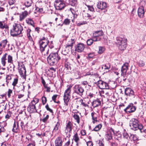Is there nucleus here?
<instances>
[{"instance_id":"nucleus-62","label":"nucleus","mask_w":146,"mask_h":146,"mask_svg":"<svg viewBox=\"0 0 146 146\" xmlns=\"http://www.w3.org/2000/svg\"><path fill=\"white\" fill-rule=\"evenodd\" d=\"M48 71L53 73L56 72V69L52 67H50L48 69Z\"/></svg>"},{"instance_id":"nucleus-33","label":"nucleus","mask_w":146,"mask_h":146,"mask_svg":"<svg viewBox=\"0 0 146 146\" xmlns=\"http://www.w3.org/2000/svg\"><path fill=\"white\" fill-rule=\"evenodd\" d=\"M26 21L28 24L31 25L33 27H35L34 22L32 19L27 18L26 19Z\"/></svg>"},{"instance_id":"nucleus-27","label":"nucleus","mask_w":146,"mask_h":146,"mask_svg":"<svg viewBox=\"0 0 146 146\" xmlns=\"http://www.w3.org/2000/svg\"><path fill=\"white\" fill-rule=\"evenodd\" d=\"M7 55V53H5L1 58V63L3 66H5L6 63V60H7L6 58Z\"/></svg>"},{"instance_id":"nucleus-17","label":"nucleus","mask_w":146,"mask_h":146,"mask_svg":"<svg viewBox=\"0 0 146 146\" xmlns=\"http://www.w3.org/2000/svg\"><path fill=\"white\" fill-rule=\"evenodd\" d=\"M97 6L98 8L101 10H104L107 7V4L105 2L99 1L98 3Z\"/></svg>"},{"instance_id":"nucleus-40","label":"nucleus","mask_w":146,"mask_h":146,"mask_svg":"<svg viewBox=\"0 0 146 146\" xmlns=\"http://www.w3.org/2000/svg\"><path fill=\"white\" fill-rule=\"evenodd\" d=\"M7 62L8 63L11 64H13V57L10 54L8 55L7 56Z\"/></svg>"},{"instance_id":"nucleus-1","label":"nucleus","mask_w":146,"mask_h":146,"mask_svg":"<svg viewBox=\"0 0 146 146\" xmlns=\"http://www.w3.org/2000/svg\"><path fill=\"white\" fill-rule=\"evenodd\" d=\"M61 57L58 53H51L47 58L48 63L50 66L56 65L58 61L60 59Z\"/></svg>"},{"instance_id":"nucleus-49","label":"nucleus","mask_w":146,"mask_h":146,"mask_svg":"<svg viewBox=\"0 0 146 146\" xmlns=\"http://www.w3.org/2000/svg\"><path fill=\"white\" fill-rule=\"evenodd\" d=\"M12 114V113L11 111H8L7 113V114L5 116V118L7 119H9L11 117Z\"/></svg>"},{"instance_id":"nucleus-10","label":"nucleus","mask_w":146,"mask_h":146,"mask_svg":"<svg viewBox=\"0 0 146 146\" xmlns=\"http://www.w3.org/2000/svg\"><path fill=\"white\" fill-rule=\"evenodd\" d=\"M136 109V107L134 106L132 103H130L124 109V111L127 113H131L135 111Z\"/></svg>"},{"instance_id":"nucleus-19","label":"nucleus","mask_w":146,"mask_h":146,"mask_svg":"<svg viewBox=\"0 0 146 146\" xmlns=\"http://www.w3.org/2000/svg\"><path fill=\"white\" fill-rule=\"evenodd\" d=\"M137 13L139 17L141 18L144 17L145 12L143 7L141 6L139 7Z\"/></svg>"},{"instance_id":"nucleus-57","label":"nucleus","mask_w":146,"mask_h":146,"mask_svg":"<svg viewBox=\"0 0 146 146\" xmlns=\"http://www.w3.org/2000/svg\"><path fill=\"white\" fill-rule=\"evenodd\" d=\"M18 79L17 78H16L14 79V81L12 83V85L14 86H15L18 83Z\"/></svg>"},{"instance_id":"nucleus-14","label":"nucleus","mask_w":146,"mask_h":146,"mask_svg":"<svg viewBox=\"0 0 146 146\" xmlns=\"http://www.w3.org/2000/svg\"><path fill=\"white\" fill-rule=\"evenodd\" d=\"M19 121H14L12 129V131L15 133H17L20 131V128L19 126Z\"/></svg>"},{"instance_id":"nucleus-30","label":"nucleus","mask_w":146,"mask_h":146,"mask_svg":"<svg viewBox=\"0 0 146 146\" xmlns=\"http://www.w3.org/2000/svg\"><path fill=\"white\" fill-rule=\"evenodd\" d=\"M60 125L59 122H57L54 127V129L52 131V134H55L57 131L58 130Z\"/></svg>"},{"instance_id":"nucleus-6","label":"nucleus","mask_w":146,"mask_h":146,"mask_svg":"<svg viewBox=\"0 0 146 146\" xmlns=\"http://www.w3.org/2000/svg\"><path fill=\"white\" fill-rule=\"evenodd\" d=\"M129 64L127 63H124L122 66L121 69V74L122 77H123V81H125L127 78V74H131V71H130L128 73H126L128 69Z\"/></svg>"},{"instance_id":"nucleus-37","label":"nucleus","mask_w":146,"mask_h":146,"mask_svg":"<svg viewBox=\"0 0 146 146\" xmlns=\"http://www.w3.org/2000/svg\"><path fill=\"white\" fill-rule=\"evenodd\" d=\"M87 56H86V58L88 59H90L91 58H93L95 56L94 53V52H91L86 54Z\"/></svg>"},{"instance_id":"nucleus-56","label":"nucleus","mask_w":146,"mask_h":146,"mask_svg":"<svg viewBox=\"0 0 146 146\" xmlns=\"http://www.w3.org/2000/svg\"><path fill=\"white\" fill-rule=\"evenodd\" d=\"M79 102L81 103V105L83 107H86L88 106V105L83 102V100L82 99L80 100Z\"/></svg>"},{"instance_id":"nucleus-39","label":"nucleus","mask_w":146,"mask_h":146,"mask_svg":"<svg viewBox=\"0 0 146 146\" xmlns=\"http://www.w3.org/2000/svg\"><path fill=\"white\" fill-rule=\"evenodd\" d=\"M70 20L68 19H66L64 21L63 24H61V26H62L63 25H69L70 23Z\"/></svg>"},{"instance_id":"nucleus-28","label":"nucleus","mask_w":146,"mask_h":146,"mask_svg":"<svg viewBox=\"0 0 146 146\" xmlns=\"http://www.w3.org/2000/svg\"><path fill=\"white\" fill-rule=\"evenodd\" d=\"M55 146H62V141L60 137H58L56 139L55 142Z\"/></svg>"},{"instance_id":"nucleus-52","label":"nucleus","mask_w":146,"mask_h":146,"mask_svg":"<svg viewBox=\"0 0 146 146\" xmlns=\"http://www.w3.org/2000/svg\"><path fill=\"white\" fill-rule=\"evenodd\" d=\"M57 96V95H54L52 97V99L53 101L54 102L57 103V104H58L60 102L59 101L56 102V100Z\"/></svg>"},{"instance_id":"nucleus-53","label":"nucleus","mask_w":146,"mask_h":146,"mask_svg":"<svg viewBox=\"0 0 146 146\" xmlns=\"http://www.w3.org/2000/svg\"><path fill=\"white\" fill-rule=\"evenodd\" d=\"M42 104L43 105H44L47 102V99L46 97L44 96H43L42 97Z\"/></svg>"},{"instance_id":"nucleus-54","label":"nucleus","mask_w":146,"mask_h":146,"mask_svg":"<svg viewBox=\"0 0 146 146\" xmlns=\"http://www.w3.org/2000/svg\"><path fill=\"white\" fill-rule=\"evenodd\" d=\"M78 2L77 0H72L71 3V5L72 6H75L78 4Z\"/></svg>"},{"instance_id":"nucleus-58","label":"nucleus","mask_w":146,"mask_h":146,"mask_svg":"<svg viewBox=\"0 0 146 146\" xmlns=\"http://www.w3.org/2000/svg\"><path fill=\"white\" fill-rule=\"evenodd\" d=\"M7 39L1 41L3 45V48H5V47L7 45Z\"/></svg>"},{"instance_id":"nucleus-46","label":"nucleus","mask_w":146,"mask_h":146,"mask_svg":"<svg viewBox=\"0 0 146 146\" xmlns=\"http://www.w3.org/2000/svg\"><path fill=\"white\" fill-rule=\"evenodd\" d=\"M73 139L76 142H78L80 140L79 138V137L78 134L77 133H76L73 136Z\"/></svg>"},{"instance_id":"nucleus-2","label":"nucleus","mask_w":146,"mask_h":146,"mask_svg":"<svg viewBox=\"0 0 146 146\" xmlns=\"http://www.w3.org/2000/svg\"><path fill=\"white\" fill-rule=\"evenodd\" d=\"M23 30V27L21 24L15 23L13 25V29L10 31L11 35L13 37L17 36L19 35H20V36H22Z\"/></svg>"},{"instance_id":"nucleus-3","label":"nucleus","mask_w":146,"mask_h":146,"mask_svg":"<svg viewBox=\"0 0 146 146\" xmlns=\"http://www.w3.org/2000/svg\"><path fill=\"white\" fill-rule=\"evenodd\" d=\"M129 125L131 129L135 131L139 129L140 132L142 133V130L143 128V126L139 122L138 119L132 118L130 121Z\"/></svg>"},{"instance_id":"nucleus-20","label":"nucleus","mask_w":146,"mask_h":146,"mask_svg":"<svg viewBox=\"0 0 146 146\" xmlns=\"http://www.w3.org/2000/svg\"><path fill=\"white\" fill-rule=\"evenodd\" d=\"M41 3L38 2L35 5V10L38 13H41L43 11V8L42 6L40 5Z\"/></svg>"},{"instance_id":"nucleus-13","label":"nucleus","mask_w":146,"mask_h":146,"mask_svg":"<svg viewBox=\"0 0 146 146\" xmlns=\"http://www.w3.org/2000/svg\"><path fill=\"white\" fill-rule=\"evenodd\" d=\"M75 50L78 52H83L85 48L84 44L81 43H80L76 44L75 46Z\"/></svg>"},{"instance_id":"nucleus-5","label":"nucleus","mask_w":146,"mask_h":146,"mask_svg":"<svg viewBox=\"0 0 146 146\" xmlns=\"http://www.w3.org/2000/svg\"><path fill=\"white\" fill-rule=\"evenodd\" d=\"M39 101L37 98H34L29 104L27 108L28 111L30 113L36 112L37 110L35 105L37 104Z\"/></svg>"},{"instance_id":"nucleus-44","label":"nucleus","mask_w":146,"mask_h":146,"mask_svg":"<svg viewBox=\"0 0 146 146\" xmlns=\"http://www.w3.org/2000/svg\"><path fill=\"white\" fill-rule=\"evenodd\" d=\"M105 50V48L104 47L100 46L99 47V50L98 53L100 54H102L104 52Z\"/></svg>"},{"instance_id":"nucleus-24","label":"nucleus","mask_w":146,"mask_h":146,"mask_svg":"<svg viewBox=\"0 0 146 146\" xmlns=\"http://www.w3.org/2000/svg\"><path fill=\"white\" fill-rule=\"evenodd\" d=\"M72 48L66 46L63 48L62 50V53L64 55H66L70 52Z\"/></svg>"},{"instance_id":"nucleus-18","label":"nucleus","mask_w":146,"mask_h":146,"mask_svg":"<svg viewBox=\"0 0 146 146\" xmlns=\"http://www.w3.org/2000/svg\"><path fill=\"white\" fill-rule=\"evenodd\" d=\"M104 34V32L102 30L94 31L93 34V38H95L96 37L100 38V36H102Z\"/></svg>"},{"instance_id":"nucleus-50","label":"nucleus","mask_w":146,"mask_h":146,"mask_svg":"<svg viewBox=\"0 0 146 146\" xmlns=\"http://www.w3.org/2000/svg\"><path fill=\"white\" fill-rule=\"evenodd\" d=\"M39 41L49 42L48 38L44 36L42 37L41 38Z\"/></svg>"},{"instance_id":"nucleus-25","label":"nucleus","mask_w":146,"mask_h":146,"mask_svg":"<svg viewBox=\"0 0 146 146\" xmlns=\"http://www.w3.org/2000/svg\"><path fill=\"white\" fill-rule=\"evenodd\" d=\"M26 141H23L24 144L26 145L29 143L30 141H31V142H32V141H34L32 140V135L30 134H29L27 135L26 137Z\"/></svg>"},{"instance_id":"nucleus-8","label":"nucleus","mask_w":146,"mask_h":146,"mask_svg":"<svg viewBox=\"0 0 146 146\" xmlns=\"http://www.w3.org/2000/svg\"><path fill=\"white\" fill-rule=\"evenodd\" d=\"M74 91L73 95V97L74 98V96L76 94L79 96H82L83 95L84 90L83 88L79 85H75L74 87Z\"/></svg>"},{"instance_id":"nucleus-11","label":"nucleus","mask_w":146,"mask_h":146,"mask_svg":"<svg viewBox=\"0 0 146 146\" xmlns=\"http://www.w3.org/2000/svg\"><path fill=\"white\" fill-rule=\"evenodd\" d=\"M125 94L127 96H129L132 98H135V94L133 91L129 88H127L125 89Z\"/></svg>"},{"instance_id":"nucleus-23","label":"nucleus","mask_w":146,"mask_h":146,"mask_svg":"<svg viewBox=\"0 0 146 146\" xmlns=\"http://www.w3.org/2000/svg\"><path fill=\"white\" fill-rule=\"evenodd\" d=\"M72 87V86L71 85H68L67 86V88L64 92V95L70 97Z\"/></svg>"},{"instance_id":"nucleus-34","label":"nucleus","mask_w":146,"mask_h":146,"mask_svg":"<svg viewBox=\"0 0 146 146\" xmlns=\"http://www.w3.org/2000/svg\"><path fill=\"white\" fill-rule=\"evenodd\" d=\"M31 31V30L29 28H27L26 30V32L27 37L30 40L32 41L33 40V39L30 35V33Z\"/></svg>"},{"instance_id":"nucleus-38","label":"nucleus","mask_w":146,"mask_h":146,"mask_svg":"<svg viewBox=\"0 0 146 146\" xmlns=\"http://www.w3.org/2000/svg\"><path fill=\"white\" fill-rule=\"evenodd\" d=\"M102 126V125L100 124L96 125L95 127L92 130V131H97L100 130Z\"/></svg>"},{"instance_id":"nucleus-22","label":"nucleus","mask_w":146,"mask_h":146,"mask_svg":"<svg viewBox=\"0 0 146 146\" xmlns=\"http://www.w3.org/2000/svg\"><path fill=\"white\" fill-rule=\"evenodd\" d=\"M101 102L100 100L98 98H97L94 100L92 102V106L94 108L97 107L100 105Z\"/></svg>"},{"instance_id":"nucleus-4","label":"nucleus","mask_w":146,"mask_h":146,"mask_svg":"<svg viewBox=\"0 0 146 146\" xmlns=\"http://www.w3.org/2000/svg\"><path fill=\"white\" fill-rule=\"evenodd\" d=\"M127 39L120 37L116 38V44L119 48L121 50H124L126 47Z\"/></svg>"},{"instance_id":"nucleus-32","label":"nucleus","mask_w":146,"mask_h":146,"mask_svg":"<svg viewBox=\"0 0 146 146\" xmlns=\"http://www.w3.org/2000/svg\"><path fill=\"white\" fill-rule=\"evenodd\" d=\"M75 40L74 38H72L66 44V46L71 47V48L73 47V44L75 43Z\"/></svg>"},{"instance_id":"nucleus-43","label":"nucleus","mask_w":146,"mask_h":146,"mask_svg":"<svg viewBox=\"0 0 146 146\" xmlns=\"http://www.w3.org/2000/svg\"><path fill=\"white\" fill-rule=\"evenodd\" d=\"M15 66L14 64H12V65H10L9 69L11 73H13L15 71Z\"/></svg>"},{"instance_id":"nucleus-51","label":"nucleus","mask_w":146,"mask_h":146,"mask_svg":"<svg viewBox=\"0 0 146 146\" xmlns=\"http://www.w3.org/2000/svg\"><path fill=\"white\" fill-rule=\"evenodd\" d=\"M137 64L138 66L140 67L143 66L145 65V63L143 61L141 60H139L137 62Z\"/></svg>"},{"instance_id":"nucleus-15","label":"nucleus","mask_w":146,"mask_h":146,"mask_svg":"<svg viewBox=\"0 0 146 146\" xmlns=\"http://www.w3.org/2000/svg\"><path fill=\"white\" fill-rule=\"evenodd\" d=\"M73 125L70 121H68L66 124L65 132L67 134L68 133H71L72 131V127Z\"/></svg>"},{"instance_id":"nucleus-47","label":"nucleus","mask_w":146,"mask_h":146,"mask_svg":"<svg viewBox=\"0 0 146 146\" xmlns=\"http://www.w3.org/2000/svg\"><path fill=\"white\" fill-rule=\"evenodd\" d=\"M104 68V69L105 70H109L110 68V65L109 63H108L104 65L102 67V68Z\"/></svg>"},{"instance_id":"nucleus-63","label":"nucleus","mask_w":146,"mask_h":146,"mask_svg":"<svg viewBox=\"0 0 146 146\" xmlns=\"http://www.w3.org/2000/svg\"><path fill=\"white\" fill-rule=\"evenodd\" d=\"M35 141H32V142H31L28 144L27 146H35Z\"/></svg>"},{"instance_id":"nucleus-29","label":"nucleus","mask_w":146,"mask_h":146,"mask_svg":"<svg viewBox=\"0 0 146 146\" xmlns=\"http://www.w3.org/2000/svg\"><path fill=\"white\" fill-rule=\"evenodd\" d=\"M64 105L65 106H68V105L69 100L70 97L64 95Z\"/></svg>"},{"instance_id":"nucleus-64","label":"nucleus","mask_w":146,"mask_h":146,"mask_svg":"<svg viewBox=\"0 0 146 146\" xmlns=\"http://www.w3.org/2000/svg\"><path fill=\"white\" fill-rule=\"evenodd\" d=\"M110 145L111 146H117V143L115 141H113L110 142Z\"/></svg>"},{"instance_id":"nucleus-31","label":"nucleus","mask_w":146,"mask_h":146,"mask_svg":"<svg viewBox=\"0 0 146 146\" xmlns=\"http://www.w3.org/2000/svg\"><path fill=\"white\" fill-rule=\"evenodd\" d=\"M64 67L67 70V71L70 72L71 71V68L70 67V64L69 62L66 60L65 62Z\"/></svg>"},{"instance_id":"nucleus-16","label":"nucleus","mask_w":146,"mask_h":146,"mask_svg":"<svg viewBox=\"0 0 146 146\" xmlns=\"http://www.w3.org/2000/svg\"><path fill=\"white\" fill-rule=\"evenodd\" d=\"M48 42H49L39 41L40 50L41 52H42L44 51Z\"/></svg>"},{"instance_id":"nucleus-41","label":"nucleus","mask_w":146,"mask_h":146,"mask_svg":"<svg viewBox=\"0 0 146 146\" xmlns=\"http://www.w3.org/2000/svg\"><path fill=\"white\" fill-rule=\"evenodd\" d=\"M123 136L124 138L128 140L131 138V137H130V136H129L128 134L125 131L123 133Z\"/></svg>"},{"instance_id":"nucleus-61","label":"nucleus","mask_w":146,"mask_h":146,"mask_svg":"<svg viewBox=\"0 0 146 146\" xmlns=\"http://www.w3.org/2000/svg\"><path fill=\"white\" fill-rule=\"evenodd\" d=\"M86 5L87 7L88 8V9L90 11H94V8L93 6L87 5L86 4Z\"/></svg>"},{"instance_id":"nucleus-45","label":"nucleus","mask_w":146,"mask_h":146,"mask_svg":"<svg viewBox=\"0 0 146 146\" xmlns=\"http://www.w3.org/2000/svg\"><path fill=\"white\" fill-rule=\"evenodd\" d=\"M73 117L74 118V119L76 120L77 123L79 124L80 123V117L79 116L76 114H74Z\"/></svg>"},{"instance_id":"nucleus-26","label":"nucleus","mask_w":146,"mask_h":146,"mask_svg":"<svg viewBox=\"0 0 146 146\" xmlns=\"http://www.w3.org/2000/svg\"><path fill=\"white\" fill-rule=\"evenodd\" d=\"M28 15V12L26 11L22 12L21 14L20 15V21H23L25 18H26Z\"/></svg>"},{"instance_id":"nucleus-60","label":"nucleus","mask_w":146,"mask_h":146,"mask_svg":"<svg viewBox=\"0 0 146 146\" xmlns=\"http://www.w3.org/2000/svg\"><path fill=\"white\" fill-rule=\"evenodd\" d=\"M45 108L47 110L50 111V113H53V111L49 107V106L48 104H47L45 106Z\"/></svg>"},{"instance_id":"nucleus-55","label":"nucleus","mask_w":146,"mask_h":146,"mask_svg":"<svg viewBox=\"0 0 146 146\" xmlns=\"http://www.w3.org/2000/svg\"><path fill=\"white\" fill-rule=\"evenodd\" d=\"M48 84H47L44 86L45 88L46 89V92H49L50 91V89L51 88L50 87L48 86Z\"/></svg>"},{"instance_id":"nucleus-48","label":"nucleus","mask_w":146,"mask_h":146,"mask_svg":"<svg viewBox=\"0 0 146 146\" xmlns=\"http://www.w3.org/2000/svg\"><path fill=\"white\" fill-rule=\"evenodd\" d=\"M93 42V40L92 39H89L87 40L86 41L87 45L88 46H91Z\"/></svg>"},{"instance_id":"nucleus-42","label":"nucleus","mask_w":146,"mask_h":146,"mask_svg":"<svg viewBox=\"0 0 146 146\" xmlns=\"http://www.w3.org/2000/svg\"><path fill=\"white\" fill-rule=\"evenodd\" d=\"M32 3V0H29L26 1L25 3V6L27 7H30Z\"/></svg>"},{"instance_id":"nucleus-59","label":"nucleus","mask_w":146,"mask_h":146,"mask_svg":"<svg viewBox=\"0 0 146 146\" xmlns=\"http://www.w3.org/2000/svg\"><path fill=\"white\" fill-rule=\"evenodd\" d=\"M49 118V115H47L45 117H44L42 120V121L44 123L46 122Z\"/></svg>"},{"instance_id":"nucleus-9","label":"nucleus","mask_w":146,"mask_h":146,"mask_svg":"<svg viewBox=\"0 0 146 146\" xmlns=\"http://www.w3.org/2000/svg\"><path fill=\"white\" fill-rule=\"evenodd\" d=\"M54 5L56 10H62L65 7V4L64 2L60 0L55 1Z\"/></svg>"},{"instance_id":"nucleus-21","label":"nucleus","mask_w":146,"mask_h":146,"mask_svg":"<svg viewBox=\"0 0 146 146\" xmlns=\"http://www.w3.org/2000/svg\"><path fill=\"white\" fill-rule=\"evenodd\" d=\"M92 119V122L93 124L95 123L98 122L97 120L98 117V115L97 113L94 112H92L91 114Z\"/></svg>"},{"instance_id":"nucleus-36","label":"nucleus","mask_w":146,"mask_h":146,"mask_svg":"<svg viewBox=\"0 0 146 146\" xmlns=\"http://www.w3.org/2000/svg\"><path fill=\"white\" fill-rule=\"evenodd\" d=\"M5 28L6 29H8L9 27L7 25H5L4 22L0 21V29H3Z\"/></svg>"},{"instance_id":"nucleus-35","label":"nucleus","mask_w":146,"mask_h":146,"mask_svg":"<svg viewBox=\"0 0 146 146\" xmlns=\"http://www.w3.org/2000/svg\"><path fill=\"white\" fill-rule=\"evenodd\" d=\"M112 134L110 133L107 132V133L105 135V138L106 139L107 141H109L112 139Z\"/></svg>"},{"instance_id":"nucleus-12","label":"nucleus","mask_w":146,"mask_h":146,"mask_svg":"<svg viewBox=\"0 0 146 146\" xmlns=\"http://www.w3.org/2000/svg\"><path fill=\"white\" fill-rule=\"evenodd\" d=\"M98 86L100 89H108L109 87L108 84L102 80L98 82Z\"/></svg>"},{"instance_id":"nucleus-7","label":"nucleus","mask_w":146,"mask_h":146,"mask_svg":"<svg viewBox=\"0 0 146 146\" xmlns=\"http://www.w3.org/2000/svg\"><path fill=\"white\" fill-rule=\"evenodd\" d=\"M18 64V70L21 77L25 79L26 78V71L25 65L23 62L17 61Z\"/></svg>"}]
</instances>
